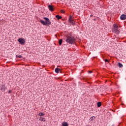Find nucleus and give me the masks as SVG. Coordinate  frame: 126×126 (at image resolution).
<instances>
[{"instance_id":"obj_1","label":"nucleus","mask_w":126,"mask_h":126,"mask_svg":"<svg viewBox=\"0 0 126 126\" xmlns=\"http://www.w3.org/2000/svg\"><path fill=\"white\" fill-rule=\"evenodd\" d=\"M66 43L68 44H72L75 43V39L73 36H68L65 40Z\"/></svg>"},{"instance_id":"obj_2","label":"nucleus","mask_w":126,"mask_h":126,"mask_svg":"<svg viewBox=\"0 0 126 126\" xmlns=\"http://www.w3.org/2000/svg\"><path fill=\"white\" fill-rule=\"evenodd\" d=\"M44 19L45 20V21H44L43 20H40V23L42 24V25H51L52 23H51V21H50V20L48 18L44 17Z\"/></svg>"},{"instance_id":"obj_3","label":"nucleus","mask_w":126,"mask_h":126,"mask_svg":"<svg viewBox=\"0 0 126 126\" xmlns=\"http://www.w3.org/2000/svg\"><path fill=\"white\" fill-rule=\"evenodd\" d=\"M112 32L116 33V34H119L120 33V30L119 29V26L116 24L113 25V28L112 29Z\"/></svg>"},{"instance_id":"obj_4","label":"nucleus","mask_w":126,"mask_h":126,"mask_svg":"<svg viewBox=\"0 0 126 126\" xmlns=\"http://www.w3.org/2000/svg\"><path fill=\"white\" fill-rule=\"evenodd\" d=\"M18 42H19L21 45H24L25 44V39L24 38H19Z\"/></svg>"},{"instance_id":"obj_5","label":"nucleus","mask_w":126,"mask_h":126,"mask_svg":"<svg viewBox=\"0 0 126 126\" xmlns=\"http://www.w3.org/2000/svg\"><path fill=\"white\" fill-rule=\"evenodd\" d=\"M48 7L49 10H50V11H54V10L55 9V8L52 5H49L48 6Z\"/></svg>"},{"instance_id":"obj_6","label":"nucleus","mask_w":126,"mask_h":126,"mask_svg":"<svg viewBox=\"0 0 126 126\" xmlns=\"http://www.w3.org/2000/svg\"><path fill=\"white\" fill-rule=\"evenodd\" d=\"M69 22L71 23V24H74V21L72 19V16H70V17L69 18Z\"/></svg>"},{"instance_id":"obj_7","label":"nucleus","mask_w":126,"mask_h":126,"mask_svg":"<svg viewBox=\"0 0 126 126\" xmlns=\"http://www.w3.org/2000/svg\"><path fill=\"white\" fill-rule=\"evenodd\" d=\"M120 19L121 20H126V15L123 14L120 16Z\"/></svg>"},{"instance_id":"obj_8","label":"nucleus","mask_w":126,"mask_h":126,"mask_svg":"<svg viewBox=\"0 0 126 126\" xmlns=\"http://www.w3.org/2000/svg\"><path fill=\"white\" fill-rule=\"evenodd\" d=\"M55 70L56 73H60V72L62 73V71H61V69L59 68H56Z\"/></svg>"},{"instance_id":"obj_9","label":"nucleus","mask_w":126,"mask_h":126,"mask_svg":"<svg viewBox=\"0 0 126 126\" xmlns=\"http://www.w3.org/2000/svg\"><path fill=\"white\" fill-rule=\"evenodd\" d=\"M39 121H41L42 122H45L46 119L44 117H40L39 119Z\"/></svg>"},{"instance_id":"obj_10","label":"nucleus","mask_w":126,"mask_h":126,"mask_svg":"<svg viewBox=\"0 0 126 126\" xmlns=\"http://www.w3.org/2000/svg\"><path fill=\"white\" fill-rule=\"evenodd\" d=\"M56 17L57 19H58V20H60V19H62V17L61 16H60L59 15H57L56 16Z\"/></svg>"},{"instance_id":"obj_11","label":"nucleus","mask_w":126,"mask_h":126,"mask_svg":"<svg viewBox=\"0 0 126 126\" xmlns=\"http://www.w3.org/2000/svg\"><path fill=\"white\" fill-rule=\"evenodd\" d=\"M62 126H68V124L66 122H63L62 123Z\"/></svg>"},{"instance_id":"obj_12","label":"nucleus","mask_w":126,"mask_h":126,"mask_svg":"<svg viewBox=\"0 0 126 126\" xmlns=\"http://www.w3.org/2000/svg\"><path fill=\"white\" fill-rule=\"evenodd\" d=\"M38 116H39L40 117H43V116H45V114H44L42 112H40L38 114Z\"/></svg>"},{"instance_id":"obj_13","label":"nucleus","mask_w":126,"mask_h":126,"mask_svg":"<svg viewBox=\"0 0 126 126\" xmlns=\"http://www.w3.org/2000/svg\"><path fill=\"white\" fill-rule=\"evenodd\" d=\"M63 43V39H60L59 41V45L60 46H61V45H62Z\"/></svg>"},{"instance_id":"obj_14","label":"nucleus","mask_w":126,"mask_h":126,"mask_svg":"<svg viewBox=\"0 0 126 126\" xmlns=\"http://www.w3.org/2000/svg\"><path fill=\"white\" fill-rule=\"evenodd\" d=\"M100 106H102V104L101 103V102H97V107H100Z\"/></svg>"},{"instance_id":"obj_15","label":"nucleus","mask_w":126,"mask_h":126,"mask_svg":"<svg viewBox=\"0 0 126 126\" xmlns=\"http://www.w3.org/2000/svg\"><path fill=\"white\" fill-rule=\"evenodd\" d=\"M118 66H119V67H123V64H122L121 63H119Z\"/></svg>"},{"instance_id":"obj_16","label":"nucleus","mask_w":126,"mask_h":126,"mask_svg":"<svg viewBox=\"0 0 126 126\" xmlns=\"http://www.w3.org/2000/svg\"><path fill=\"white\" fill-rule=\"evenodd\" d=\"M95 116H93L91 118V121H93V120H95Z\"/></svg>"},{"instance_id":"obj_17","label":"nucleus","mask_w":126,"mask_h":126,"mask_svg":"<svg viewBox=\"0 0 126 126\" xmlns=\"http://www.w3.org/2000/svg\"><path fill=\"white\" fill-rule=\"evenodd\" d=\"M16 57L18 59H20V58H22V56L21 55H17Z\"/></svg>"},{"instance_id":"obj_18","label":"nucleus","mask_w":126,"mask_h":126,"mask_svg":"<svg viewBox=\"0 0 126 126\" xmlns=\"http://www.w3.org/2000/svg\"><path fill=\"white\" fill-rule=\"evenodd\" d=\"M105 63H109V61L108 60H107V59H106L105 60Z\"/></svg>"},{"instance_id":"obj_19","label":"nucleus","mask_w":126,"mask_h":126,"mask_svg":"<svg viewBox=\"0 0 126 126\" xmlns=\"http://www.w3.org/2000/svg\"><path fill=\"white\" fill-rule=\"evenodd\" d=\"M3 88H4V87L2 86V87H1V90H2V89H3Z\"/></svg>"},{"instance_id":"obj_20","label":"nucleus","mask_w":126,"mask_h":126,"mask_svg":"<svg viewBox=\"0 0 126 126\" xmlns=\"http://www.w3.org/2000/svg\"><path fill=\"white\" fill-rule=\"evenodd\" d=\"M61 12H62L63 13H64V11H63V10L61 11Z\"/></svg>"},{"instance_id":"obj_21","label":"nucleus","mask_w":126,"mask_h":126,"mask_svg":"<svg viewBox=\"0 0 126 126\" xmlns=\"http://www.w3.org/2000/svg\"><path fill=\"white\" fill-rule=\"evenodd\" d=\"M8 93H9V94H10V93H11V91H9L8 92Z\"/></svg>"},{"instance_id":"obj_22","label":"nucleus","mask_w":126,"mask_h":126,"mask_svg":"<svg viewBox=\"0 0 126 126\" xmlns=\"http://www.w3.org/2000/svg\"><path fill=\"white\" fill-rule=\"evenodd\" d=\"M89 73H92V71H90Z\"/></svg>"}]
</instances>
